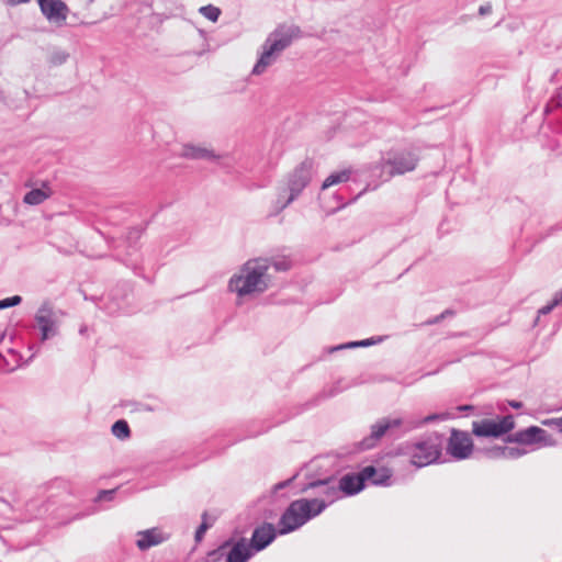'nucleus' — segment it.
<instances>
[{
  "instance_id": "1",
  "label": "nucleus",
  "mask_w": 562,
  "mask_h": 562,
  "mask_svg": "<svg viewBox=\"0 0 562 562\" xmlns=\"http://www.w3.org/2000/svg\"><path fill=\"white\" fill-rule=\"evenodd\" d=\"M269 269L270 260L267 258L248 260L243 265L239 271L231 278L228 288L239 296L263 292L268 288Z\"/></svg>"
},
{
  "instance_id": "25",
  "label": "nucleus",
  "mask_w": 562,
  "mask_h": 562,
  "mask_svg": "<svg viewBox=\"0 0 562 562\" xmlns=\"http://www.w3.org/2000/svg\"><path fill=\"white\" fill-rule=\"evenodd\" d=\"M524 453H525V451L519 448H513V447L502 448V454L506 458L516 459V458L521 457Z\"/></svg>"
},
{
  "instance_id": "30",
  "label": "nucleus",
  "mask_w": 562,
  "mask_h": 562,
  "mask_svg": "<svg viewBox=\"0 0 562 562\" xmlns=\"http://www.w3.org/2000/svg\"><path fill=\"white\" fill-rule=\"evenodd\" d=\"M480 14L484 15V14H487L492 11V5L491 4H487V5H482L480 7Z\"/></svg>"
},
{
  "instance_id": "35",
  "label": "nucleus",
  "mask_w": 562,
  "mask_h": 562,
  "mask_svg": "<svg viewBox=\"0 0 562 562\" xmlns=\"http://www.w3.org/2000/svg\"><path fill=\"white\" fill-rule=\"evenodd\" d=\"M557 299H558V301H560V303H562V293H561V294H560V296H559V297H557Z\"/></svg>"
},
{
  "instance_id": "27",
  "label": "nucleus",
  "mask_w": 562,
  "mask_h": 562,
  "mask_svg": "<svg viewBox=\"0 0 562 562\" xmlns=\"http://www.w3.org/2000/svg\"><path fill=\"white\" fill-rule=\"evenodd\" d=\"M207 529H209V525L206 522V514H203V521L195 531V540L198 542L202 540V538Z\"/></svg>"
},
{
  "instance_id": "3",
  "label": "nucleus",
  "mask_w": 562,
  "mask_h": 562,
  "mask_svg": "<svg viewBox=\"0 0 562 562\" xmlns=\"http://www.w3.org/2000/svg\"><path fill=\"white\" fill-rule=\"evenodd\" d=\"M301 31L295 25H280L269 34L263 46L262 53L252 69L254 75H261L271 66L278 56L288 48L292 42L300 37Z\"/></svg>"
},
{
  "instance_id": "34",
  "label": "nucleus",
  "mask_w": 562,
  "mask_h": 562,
  "mask_svg": "<svg viewBox=\"0 0 562 562\" xmlns=\"http://www.w3.org/2000/svg\"><path fill=\"white\" fill-rule=\"evenodd\" d=\"M319 484H322V482H314L310 486L314 488L317 487Z\"/></svg>"
},
{
  "instance_id": "9",
  "label": "nucleus",
  "mask_w": 562,
  "mask_h": 562,
  "mask_svg": "<svg viewBox=\"0 0 562 562\" xmlns=\"http://www.w3.org/2000/svg\"><path fill=\"white\" fill-rule=\"evenodd\" d=\"M474 443L471 436L463 430L452 429L447 443V453L456 460H464L471 457Z\"/></svg>"
},
{
  "instance_id": "14",
  "label": "nucleus",
  "mask_w": 562,
  "mask_h": 562,
  "mask_svg": "<svg viewBox=\"0 0 562 562\" xmlns=\"http://www.w3.org/2000/svg\"><path fill=\"white\" fill-rule=\"evenodd\" d=\"M277 533H279V530H277L272 524L263 522L254 530L248 544L252 551H261L276 539Z\"/></svg>"
},
{
  "instance_id": "23",
  "label": "nucleus",
  "mask_w": 562,
  "mask_h": 562,
  "mask_svg": "<svg viewBox=\"0 0 562 562\" xmlns=\"http://www.w3.org/2000/svg\"><path fill=\"white\" fill-rule=\"evenodd\" d=\"M291 260L285 257L270 261V267L273 266L277 271H285L291 268Z\"/></svg>"
},
{
  "instance_id": "31",
  "label": "nucleus",
  "mask_w": 562,
  "mask_h": 562,
  "mask_svg": "<svg viewBox=\"0 0 562 562\" xmlns=\"http://www.w3.org/2000/svg\"><path fill=\"white\" fill-rule=\"evenodd\" d=\"M10 4L12 5H18V4H22V3H26L29 2L30 0H8Z\"/></svg>"
},
{
  "instance_id": "19",
  "label": "nucleus",
  "mask_w": 562,
  "mask_h": 562,
  "mask_svg": "<svg viewBox=\"0 0 562 562\" xmlns=\"http://www.w3.org/2000/svg\"><path fill=\"white\" fill-rule=\"evenodd\" d=\"M182 156L187 157V158H191V159H204V158H210L213 155H212L211 150H209L206 148L193 146V145H186V146H183V149H182Z\"/></svg>"
},
{
  "instance_id": "11",
  "label": "nucleus",
  "mask_w": 562,
  "mask_h": 562,
  "mask_svg": "<svg viewBox=\"0 0 562 562\" xmlns=\"http://www.w3.org/2000/svg\"><path fill=\"white\" fill-rule=\"evenodd\" d=\"M402 425L401 418H382L371 426V434L363 438L360 442V447L362 449H372L374 448L382 437L393 428H398Z\"/></svg>"
},
{
  "instance_id": "24",
  "label": "nucleus",
  "mask_w": 562,
  "mask_h": 562,
  "mask_svg": "<svg viewBox=\"0 0 562 562\" xmlns=\"http://www.w3.org/2000/svg\"><path fill=\"white\" fill-rule=\"evenodd\" d=\"M22 301V297L20 295H14L11 297H7L3 300H0V310H4L11 306L19 305Z\"/></svg>"
},
{
  "instance_id": "15",
  "label": "nucleus",
  "mask_w": 562,
  "mask_h": 562,
  "mask_svg": "<svg viewBox=\"0 0 562 562\" xmlns=\"http://www.w3.org/2000/svg\"><path fill=\"white\" fill-rule=\"evenodd\" d=\"M417 159L412 153H400L385 162V165L390 167V176L403 175L412 171L415 169Z\"/></svg>"
},
{
  "instance_id": "32",
  "label": "nucleus",
  "mask_w": 562,
  "mask_h": 562,
  "mask_svg": "<svg viewBox=\"0 0 562 562\" xmlns=\"http://www.w3.org/2000/svg\"><path fill=\"white\" fill-rule=\"evenodd\" d=\"M509 404H510V406H512V407H514V408H520V407H521V405H522L520 402H510Z\"/></svg>"
},
{
  "instance_id": "29",
  "label": "nucleus",
  "mask_w": 562,
  "mask_h": 562,
  "mask_svg": "<svg viewBox=\"0 0 562 562\" xmlns=\"http://www.w3.org/2000/svg\"><path fill=\"white\" fill-rule=\"evenodd\" d=\"M446 417H447V415H436V414H435V415H429V416H427L423 422H424V423H429V422H432V420H436V419H439V418H442V419H443V418H446Z\"/></svg>"
},
{
  "instance_id": "4",
  "label": "nucleus",
  "mask_w": 562,
  "mask_h": 562,
  "mask_svg": "<svg viewBox=\"0 0 562 562\" xmlns=\"http://www.w3.org/2000/svg\"><path fill=\"white\" fill-rule=\"evenodd\" d=\"M324 508L325 503L316 498L293 502L279 520V533L286 535L296 530Z\"/></svg>"
},
{
  "instance_id": "33",
  "label": "nucleus",
  "mask_w": 562,
  "mask_h": 562,
  "mask_svg": "<svg viewBox=\"0 0 562 562\" xmlns=\"http://www.w3.org/2000/svg\"><path fill=\"white\" fill-rule=\"evenodd\" d=\"M445 317V313H442L440 316L436 317L434 322H429V324L431 323H437L439 322L440 319H442Z\"/></svg>"
},
{
  "instance_id": "17",
  "label": "nucleus",
  "mask_w": 562,
  "mask_h": 562,
  "mask_svg": "<svg viewBox=\"0 0 562 562\" xmlns=\"http://www.w3.org/2000/svg\"><path fill=\"white\" fill-rule=\"evenodd\" d=\"M352 175L351 168L330 173L323 182L322 190H326L333 186L347 182Z\"/></svg>"
},
{
  "instance_id": "26",
  "label": "nucleus",
  "mask_w": 562,
  "mask_h": 562,
  "mask_svg": "<svg viewBox=\"0 0 562 562\" xmlns=\"http://www.w3.org/2000/svg\"><path fill=\"white\" fill-rule=\"evenodd\" d=\"M541 424L544 426L554 427L560 432H562V417L543 419Z\"/></svg>"
},
{
  "instance_id": "20",
  "label": "nucleus",
  "mask_w": 562,
  "mask_h": 562,
  "mask_svg": "<svg viewBox=\"0 0 562 562\" xmlns=\"http://www.w3.org/2000/svg\"><path fill=\"white\" fill-rule=\"evenodd\" d=\"M37 324L42 330V338L46 339L48 337V331L53 327V323L50 321V315L48 310H41L36 316Z\"/></svg>"
},
{
  "instance_id": "8",
  "label": "nucleus",
  "mask_w": 562,
  "mask_h": 562,
  "mask_svg": "<svg viewBox=\"0 0 562 562\" xmlns=\"http://www.w3.org/2000/svg\"><path fill=\"white\" fill-rule=\"evenodd\" d=\"M515 428V420L512 415L497 417L495 419H482L473 422L472 432L476 437H501Z\"/></svg>"
},
{
  "instance_id": "5",
  "label": "nucleus",
  "mask_w": 562,
  "mask_h": 562,
  "mask_svg": "<svg viewBox=\"0 0 562 562\" xmlns=\"http://www.w3.org/2000/svg\"><path fill=\"white\" fill-rule=\"evenodd\" d=\"M391 471L387 468H375L368 465L358 473H348L339 481L340 492H360L367 483L384 485L391 479Z\"/></svg>"
},
{
  "instance_id": "21",
  "label": "nucleus",
  "mask_w": 562,
  "mask_h": 562,
  "mask_svg": "<svg viewBox=\"0 0 562 562\" xmlns=\"http://www.w3.org/2000/svg\"><path fill=\"white\" fill-rule=\"evenodd\" d=\"M112 434L117 439H127L131 436L128 424L123 419L115 422L112 426Z\"/></svg>"
},
{
  "instance_id": "7",
  "label": "nucleus",
  "mask_w": 562,
  "mask_h": 562,
  "mask_svg": "<svg viewBox=\"0 0 562 562\" xmlns=\"http://www.w3.org/2000/svg\"><path fill=\"white\" fill-rule=\"evenodd\" d=\"M254 554L247 539L241 538L235 542L226 541L210 553L212 561L225 559V562H247Z\"/></svg>"
},
{
  "instance_id": "18",
  "label": "nucleus",
  "mask_w": 562,
  "mask_h": 562,
  "mask_svg": "<svg viewBox=\"0 0 562 562\" xmlns=\"http://www.w3.org/2000/svg\"><path fill=\"white\" fill-rule=\"evenodd\" d=\"M52 195V190L48 187L44 189H34L24 195L23 201L30 205H37L44 202Z\"/></svg>"
},
{
  "instance_id": "2",
  "label": "nucleus",
  "mask_w": 562,
  "mask_h": 562,
  "mask_svg": "<svg viewBox=\"0 0 562 562\" xmlns=\"http://www.w3.org/2000/svg\"><path fill=\"white\" fill-rule=\"evenodd\" d=\"M301 31L295 25H280L269 34L263 46L262 53L252 69L254 75H261L271 66L278 56L288 48L292 42L300 37Z\"/></svg>"
},
{
  "instance_id": "12",
  "label": "nucleus",
  "mask_w": 562,
  "mask_h": 562,
  "mask_svg": "<svg viewBox=\"0 0 562 562\" xmlns=\"http://www.w3.org/2000/svg\"><path fill=\"white\" fill-rule=\"evenodd\" d=\"M40 9L43 15L52 23L60 26L64 25L69 9L67 4L61 0H37Z\"/></svg>"
},
{
  "instance_id": "16",
  "label": "nucleus",
  "mask_w": 562,
  "mask_h": 562,
  "mask_svg": "<svg viewBox=\"0 0 562 562\" xmlns=\"http://www.w3.org/2000/svg\"><path fill=\"white\" fill-rule=\"evenodd\" d=\"M169 539V535L159 528H151L137 532L136 546L139 550H147L159 546Z\"/></svg>"
},
{
  "instance_id": "28",
  "label": "nucleus",
  "mask_w": 562,
  "mask_h": 562,
  "mask_svg": "<svg viewBox=\"0 0 562 562\" xmlns=\"http://www.w3.org/2000/svg\"><path fill=\"white\" fill-rule=\"evenodd\" d=\"M560 304V301H558V299H554L553 302L547 306H543L542 308L539 310V313L540 314H548L549 312H551V310L559 305Z\"/></svg>"
},
{
  "instance_id": "22",
  "label": "nucleus",
  "mask_w": 562,
  "mask_h": 562,
  "mask_svg": "<svg viewBox=\"0 0 562 562\" xmlns=\"http://www.w3.org/2000/svg\"><path fill=\"white\" fill-rule=\"evenodd\" d=\"M199 11L205 19L212 22H216L221 15V10L212 4L201 7Z\"/></svg>"
},
{
  "instance_id": "13",
  "label": "nucleus",
  "mask_w": 562,
  "mask_h": 562,
  "mask_svg": "<svg viewBox=\"0 0 562 562\" xmlns=\"http://www.w3.org/2000/svg\"><path fill=\"white\" fill-rule=\"evenodd\" d=\"M311 169H312L311 164L302 162L290 175L289 190L291 191V194H290L286 203H290L291 201H293L294 198L297 196L303 191V189L310 183Z\"/></svg>"
},
{
  "instance_id": "6",
  "label": "nucleus",
  "mask_w": 562,
  "mask_h": 562,
  "mask_svg": "<svg viewBox=\"0 0 562 562\" xmlns=\"http://www.w3.org/2000/svg\"><path fill=\"white\" fill-rule=\"evenodd\" d=\"M442 440L438 434L417 441L409 448L411 461L416 467H426L436 462L441 456Z\"/></svg>"
},
{
  "instance_id": "10",
  "label": "nucleus",
  "mask_w": 562,
  "mask_h": 562,
  "mask_svg": "<svg viewBox=\"0 0 562 562\" xmlns=\"http://www.w3.org/2000/svg\"><path fill=\"white\" fill-rule=\"evenodd\" d=\"M508 442H517L520 445H541L544 447H552L555 445L554 438L544 429L538 426H530L526 429L519 430L507 438Z\"/></svg>"
}]
</instances>
